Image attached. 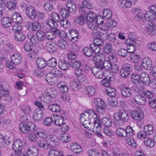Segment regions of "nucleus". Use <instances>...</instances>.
<instances>
[{
    "instance_id": "1",
    "label": "nucleus",
    "mask_w": 156,
    "mask_h": 156,
    "mask_svg": "<svg viewBox=\"0 0 156 156\" xmlns=\"http://www.w3.org/2000/svg\"><path fill=\"white\" fill-rule=\"evenodd\" d=\"M100 120L99 117L95 111L86 110L84 113L81 114L80 121L81 123L86 128H89V126L92 121L94 123L96 120Z\"/></svg>"
},
{
    "instance_id": "2",
    "label": "nucleus",
    "mask_w": 156,
    "mask_h": 156,
    "mask_svg": "<svg viewBox=\"0 0 156 156\" xmlns=\"http://www.w3.org/2000/svg\"><path fill=\"white\" fill-rule=\"evenodd\" d=\"M144 17L146 20L149 22L146 27L147 33L151 35H154L156 33V24L154 23L156 21V15L147 11Z\"/></svg>"
},
{
    "instance_id": "3",
    "label": "nucleus",
    "mask_w": 156,
    "mask_h": 156,
    "mask_svg": "<svg viewBox=\"0 0 156 156\" xmlns=\"http://www.w3.org/2000/svg\"><path fill=\"white\" fill-rule=\"evenodd\" d=\"M129 118L127 113L123 109L119 111L118 113H115L114 115V119L117 121L119 125H122L124 122H127Z\"/></svg>"
},
{
    "instance_id": "4",
    "label": "nucleus",
    "mask_w": 156,
    "mask_h": 156,
    "mask_svg": "<svg viewBox=\"0 0 156 156\" xmlns=\"http://www.w3.org/2000/svg\"><path fill=\"white\" fill-rule=\"evenodd\" d=\"M106 94L108 96H110L108 99V103L109 105L113 107H116L118 105L116 99H113L116 96L115 90L114 88L109 86L106 87L105 88Z\"/></svg>"
},
{
    "instance_id": "5",
    "label": "nucleus",
    "mask_w": 156,
    "mask_h": 156,
    "mask_svg": "<svg viewBox=\"0 0 156 156\" xmlns=\"http://www.w3.org/2000/svg\"><path fill=\"white\" fill-rule=\"evenodd\" d=\"M117 135L123 137L132 136L134 133V131L130 126H127L125 129L122 128H119L116 130Z\"/></svg>"
},
{
    "instance_id": "6",
    "label": "nucleus",
    "mask_w": 156,
    "mask_h": 156,
    "mask_svg": "<svg viewBox=\"0 0 156 156\" xmlns=\"http://www.w3.org/2000/svg\"><path fill=\"white\" fill-rule=\"evenodd\" d=\"M35 124L31 122L20 123L19 125L20 130L24 134L29 132H33L35 130Z\"/></svg>"
},
{
    "instance_id": "7",
    "label": "nucleus",
    "mask_w": 156,
    "mask_h": 156,
    "mask_svg": "<svg viewBox=\"0 0 156 156\" xmlns=\"http://www.w3.org/2000/svg\"><path fill=\"white\" fill-rule=\"evenodd\" d=\"M94 102L96 105L95 108L98 113L102 114L105 111L106 109V104L101 99L98 98L94 100Z\"/></svg>"
},
{
    "instance_id": "8",
    "label": "nucleus",
    "mask_w": 156,
    "mask_h": 156,
    "mask_svg": "<svg viewBox=\"0 0 156 156\" xmlns=\"http://www.w3.org/2000/svg\"><path fill=\"white\" fill-rule=\"evenodd\" d=\"M105 55L103 54L96 55L93 57V60L94 61V63L95 65L94 68H97L98 69H100L101 67L103 62L105 60Z\"/></svg>"
},
{
    "instance_id": "9",
    "label": "nucleus",
    "mask_w": 156,
    "mask_h": 156,
    "mask_svg": "<svg viewBox=\"0 0 156 156\" xmlns=\"http://www.w3.org/2000/svg\"><path fill=\"white\" fill-rule=\"evenodd\" d=\"M87 25L90 28L93 30L92 33L94 36H97L98 35L99 36L101 37L103 34V33L99 31V28L97 27V24L94 21H88Z\"/></svg>"
},
{
    "instance_id": "10",
    "label": "nucleus",
    "mask_w": 156,
    "mask_h": 156,
    "mask_svg": "<svg viewBox=\"0 0 156 156\" xmlns=\"http://www.w3.org/2000/svg\"><path fill=\"white\" fill-rule=\"evenodd\" d=\"M132 69V66L130 64H126L122 66L120 71V75L123 77L127 78Z\"/></svg>"
},
{
    "instance_id": "11",
    "label": "nucleus",
    "mask_w": 156,
    "mask_h": 156,
    "mask_svg": "<svg viewBox=\"0 0 156 156\" xmlns=\"http://www.w3.org/2000/svg\"><path fill=\"white\" fill-rule=\"evenodd\" d=\"M131 115L133 119L137 121L142 120L144 117L143 112L141 109L138 108L132 111Z\"/></svg>"
},
{
    "instance_id": "12",
    "label": "nucleus",
    "mask_w": 156,
    "mask_h": 156,
    "mask_svg": "<svg viewBox=\"0 0 156 156\" xmlns=\"http://www.w3.org/2000/svg\"><path fill=\"white\" fill-rule=\"evenodd\" d=\"M135 51L134 46H131L130 47H127V50L124 48H121L118 51V54L122 57H126L128 53H132Z\"/></svg>"
},
{
    "instance_id": "13",
    "label": "nucleus",
    "mask_w": 156,
    "mask_h": 156,
    "mask_svg": "<svg viewBox=\"0 0 156 156\" xmlns=\"http://www.w3.org/2000/svg\"><path fill=\"white\" fill-rule=\"evenodd\" d=\"M47 141L49 147H55L58 144L59 140L58 137L55 135L48 136Z\"/></svg>"
},
{
    "instance_id": "14",
    "label": "nucleus",
    "mask_w": 156,
    "mask_h": 156,
    "mask_svg": "<svg viewBox=\"0 0 156 156\" xmlns=\"http://www.w3.org/2000/svg\"><path fill=\"white\" fill-rule=\"evenodd\" d=\"M37 10L35 7L29 5L25 12L26 15L31 19L34 20L36 18Z\"/></svg>"
},
{
    "instance_id": "15",
    "label": "nucleus",
    "mask_w": 156,
    "mask_h": 156,
    "mask_svg": "<svg viewBox=\"0 0 156 156\" xmlns=\"http://www.w3.org/2000/svg\"><path fill=\"white\" fill-rule=\"evenodd\" d=\"M22 143L20 140L17 139L13 141L12 149L14 151L22 153Z\"/></svg>"
},
{
    "instance_id": "16",
    "label": "nucleus",
    "mask_w": 156,
    "mask_h": 156,
    "mask_svg": "<svg viewBox=\"0 0 156 156\" xmlns=\"http://www.w3.org/2000/svg\"><path fill=\"white\" fill-rule=\"evenodd\" d=\"M134 13L135 15L134 19L136 21H141L144 18V14L141 11L140 9L139 8H135L134 9Z\"/></svg>"
},
{
    "instance_id": "17",
    "label": "nucleus",
    "mask_w": 156,
    "mask_h": 156,
    "mask_svg": "<svg viewBox=\"0 0 156 156\" xmlns=\"http://www.w3.org/2000/svg\"><path fill=\"white\" fill-rule=\"evenodd\" d=\"M101 121L98 120H96L94 123V127L93 129V131L96 133L97 135L100 137L102 136V134L101 133V131L102 129L101 127Z\"/></svg>"
},
{
    "instance_id": "18",
    "label": "nucleus",
    "mask_w": 156,
    "mask_h": 156,
    "mask_svg": "<svg viewBox=\"0 0 156 156\" xmlns=\"http://www.w3.org/2000/svg\"><path fill=\"white\" fill-rule=\"evenodd\" d=\"M44 113L41 109L38 108L35 111L33 115V118L36 121H39L43 118Z\"/></svg>"
},
{
    "instance_id": "19",
    "label": "nucleus",
    "mask_w": 156,
    "mask_h": 156,
    "mask_svg": "<svg viewBox=\"0 0 156 156\" xmlns=\"http://www.w3.org/2000/svg\"><path fill=\"white\" fill-rule=\"evenodd\" d=\"M2 27L5 28H8L12 25L11 19L8 17H4L1 20Z\"/></svg>"
},
{
    "instance_id": "20",
    "label": "nucleus",
    "mask_w": 156,
    "mask_h": 156,
    "mask_svg": "<svg viewBox=\"0 0 156 156\" xmlns=\"http://www.w3.org/2000/svg\"><path fill=\"white\" fill-rule=\"evenodd\" d=\"M142 63L143 67L147 70H149L152 66V61L148 57L144 58L142 60Z\"/></svg>"
},
{
    "instance_id": "21",
    "label": "nucleus",
    "mask_w": 156,
    "mask_h": 156,
    "mask_svg": "<svg viewBox=\"0 0 156 156\" xmlns=\"http://www.w3.org/2000/svg\"><path fill=\"white\" fill-rule=\"evenodd\" d=\"M140 80L141 83L145 85H148L150 82L149 75L145 72L142 73L140 75Z\"/></svg>"
},
{
    "instance_id": "22",
    "label": "nucleus",
    "mask_w": 156,
    "mask_h": 156,
    "mask_svg": "<svg viewBox=\"0 0 156 156\" xmlns=\"http://www.w3.org/2000/svg\"><path fill=\"white\" fill-rule=\"evenodd\" d=\"M70 149L74 153L76 154H80L82 152V149L81 146L76 143L72 144L70 147Z\"/></svg>"
},
{
    "instance_id": "23",
    "label": "nucleus",
    "mask_w": 156,
    "mask_h": 156,
    "mask_svg": "<svg viewBox=\"0 0 156 156\" xmlns=\"http://www.w3.org/2000/svg\"><path fill=\"white\" fill-rule=\"evenodd\" d=\"M12 18L14 23L21 24L23 21V19L21 15L18 12L13 13Z\"/></svg>"
},
{
    "instance_id": "24",
    "label": "nucleus",
    "mask_w": 156,
    "mask_h": 156,
    "mask_svg": "<svg viewBox=\"0 0 156 156\" xmlns=\"http://www.w3.org/2000/svg\"><path fill=\"white\" fill-rule=\"evenodd\" d=\"M46 49L49 53L55 52L57 51V45L54 43H48L46 45Z\"/></svg>"
},
{
    "instance_id": "25",
    "label": "nucleus",
    "mask_w": 156,
    "mask_h": 156,
    "mask_svg": "<svg viewBox=\"0 0 156 156\" xmlns=\"http://www.w3.org/2000/svg\"><path fill=\"white\" fill-rule=\"evenodd\" d=\"M45 94L48 95V96H51V97L55 98L58 94L56 89L54 88H48L46 89L44 91Z\"/></svg>"
},
{
    "instance_id": "26",
    "label": "nucleus",
    "mask_w": 156,
    "mask_h": 156,
    "mask_svg": "<svg viewBox=\"0 0 156 156\" xmlns=\"http://www.w3.org/2000/svg\"><path fill=\"white\" fill-rule=\"evenodd\" d=\"M135 102L138 104L141 105H145L146 102L145 98L142 95L138 94L134 98Z\"/></svg>"
},
{
    "instance_id": "27",
    "label": "nucleus",
    "mask_w": 156,
    "mask_h": 156,
    "mask_svg": "<svg viewBox=\"0 0 156 156\" xmlns=\"http://www.w3.org/2000/svg\"><path fill=\"white\" fill-rule=\"evenodd\" d=\"M11 59L14 65H18L21 62V57L20 54L15 53L11 56Z\"/></svg>"
},
{
    "instance_id": "28",
    "label": "nucleus",
    "mask_w": 156,
    "mask_h": 156,
    "mask_svg": "<svg viewBox=\"0 0 156 156\" xmlns=\"http://www.w3.org/2000/svg\"><path fill=\"white\" fill-rule=\"evenodd\" d=\"M121 94L123 97L125 98H129L132 95V91L129 87H124L121 90Z\"/></svg>"
},
{
    "instance_id": "29",
    "label": "nucleus",
    "mask_w": 156,
    "mask_h": 156,
    "mask_svg": "<svg viewBox=\"0 0 156 156\" xmlns=\"http://www.w3.org/2000/svg\"><path fill=\"white\" fill-rule=\"evenodd\" d=\"M131 2L129 0H119L118 3L121 7L124 8H129L132 5Z\"/></svg>"
},
{
    "instance_id": "30",
    "label": "nucleus",
    "mask_w": 156,
    "mask_h": 156,
    "mask_svg": "<svg viewBox=\"0 0 156 156\" xmlns=\"http://www.w3.org/2000/svg\"><path fill=\"white\" fill-rule=\"evenodd\" d=\"M47 140L43 139L38 140L37 142V145L40 148L43 149H48L49 148Z\"/></svg>"
},
{
    "instance_id": "31",
    "label": "nucleus",
    "mask_w": 156,
    "mask_h": 156,
    "mask_svg": "<svg viewBox=\"0 0 156 156\" xmlns=\"http://www.w3.org/2000/svg\"><path fill=\"white\" fill-rule=\"evenodd\" d=\"M72 48H73V51L74 52H72L71 53L69 54L68 56V58L71 60L74 59L76 57V53L79 50V48H78L77 45L75 44H73Z\"/></svg>"
},
{
    "instance_id": "32",
    "label": "nucleus",
    "mask_w": 156,
    "mask_h": 156,
    "mask_svg": "<svg viewBox=\"0 0 156 156\" xmlns=\"http://www.w3.org/2000/svg\"><path fill=\"white\" fill-rule=\"evenodd\" d=\"M66 7L70 13H73L76 11V4L73 2H68L66 4Z\"/></svg>"
},
{
    "instance_id": "33",
    "label": "nucleus",
    "mask_w": 156,
    "mask_h": 156,
    "mask_svg": "<svg viewBox=\"0 0 156 156\" xmlns=\"http://www.w3.org/2000/svg\"><path fill=\"white\" fill-rule=\"evenodd\" d=\"M58 87L60 88L62 93L67 92L69 90L67 84L64 81L60 82L58 84Z\"/></svg>"
},
{
    "instance_id": "34",
    "label": "nucleus",
    "mask_w": 156,
    "mask_h": 156,
    "mask_svg": "<svg viewBox=\"0 0 156 156\" xmlns=\"http://www.w3.org/2000/svg\"><path fill=\"white\" fill-rule=\"evenodd\" d=\"M38 150L33 147H29L27 151L28 156H37Z\"/></svg>"
},
{
    "instance_id": "35",
    "label": "nucleus",
    "mask_w": 156,
    "mask_h": 156,
    "mask_svg": "<svg viewBox=\"0 0 156 156\" xmlns=\"http://www.w3.org/2000/svg\"><path fill=\"white\" fill-rule=\"evenodd\" d=\"M58 65L59 68L64 70L68 69L70 66L68 62L64 60H59Z\"/></svg>"
},
{
    "instance_id": "36",
    "label": "nucleus",
    "mask_w": 156,
    "mask_h": 156,
    "mask_svg": "<svg viewBox=\"0 0 156 156\" xmlns=\"http://www.w3.org/2000/svg\"><path fill=\"white\" fill-rule=\"evenodd\" d=\"M14 36L15 40L19 42L23 41L26 38V36L21 31L15 33Z\"/></svg>"
},
{
    "instance_id": "37",
    "label": "nucleus",
    "mask_w": 156,
    "mask_h": 156,
    "mask_svg": "<svg viewBox=\"0 0 156 156\" xmlns=\"http://www.w3.org/2000/svg\"><path fill=\"white\" fill-rule=\"evenodd\" d=\"M86 93L89 96L95 95L96 94V90L91 86H87L86 87Z\"/></svg>"
},
{
    "instance_id": "38",
    "label": "nucleus",
    "mask_w": 156,
    "mask_h": 156,
    "mask_svg": "<svg viewBox=\"0 0 156 156\" xmlns=\"http://www.w3.org/2000/svg\"><path fill=\"white\" fill-rule=\"evenodd\" d=\"M112 45L110 43L106 44L103 48V53L108 54L112 52Z\"/></svg>"
},
{
    "instance_id": "39",
    "label": "nucleus",
    "mask_w": 156,
    "mask_h": 156,
    "mask_svg": "<svg viewBox=\"0 0 156 156\" xmlns=\"http://www.w3.org/2000/svg\"><path fill=\"white\" fill-rule=\"evenodd\" d=\"M87 21L85 16H80L75 18L74 20L75 23L82 25L85 23Z\"/></svg>"
},
{
    "instance_id": "40",
    "label": "nucleus",
    "mask_w": 156,
    "mask_h": 156,
    "mask_svg": "<svg viewBox=\"0 0 156 156\" xmlns=\"http://www.w3.org/2000/svg\"><path fill=\"white\" fill-rule=\"evenodd\" d=\"M86 19L88 21H95L96 18V15L93 12L88 10L86 15Z\"/></svg>"
},
{
    "instance_id": "41",
    "label": "nucleus",
    "mask_w": 156,
    "mask_h": 156,
    "mask_svg": "<svg viewBox=\"0 0 156 156\" xmlns=\"http://www.w3.org/2000/svg\"><path fill=\"white\" fill-rule=\"evenodd\" d=\"M36 64L38 67L40 69H42L46 66V62L41 58H38L36 60Z\"/></svg>"
},
{
    "instance_id": "42",
    "label": "nucleus",
    "mask_w": 156,
    "mask_h": 156,
    "mask_svg": "<svg viewBox=\"0 0 156 156\" xmlns=\"http://www.w3.org/2000/svg\"><path fill=\"white\" fill-rule=\"evenodd\" d=\"M140 76L136 73H133L131 76V80L132 82L135 84H137L140 82Z\"/></svg>"
},
{
    "instance_id": "43",
    "label": "nucleus",
    "mask_w": 156,
    "mask_h": 156,
    "mask_svg": "<svg viewBox=\"0 0 156 156\" xmlns=\"http://www.w3.org/2000/svg\"><path fill=\"white\" fill-rule=\"evenodd\" d=\"M49 109L55 112H58L60 111V108L59 106L56 104H53L48 105Z\"/></svg>"
},
{
    "instance_id": "44",
    "label": "nucleus",
    "mask_w": 156,
    "mask_h": 156,
    "mask_svg": "<svg viewBox=\"0 0 156 156\" xmlns=\"http://www.w3.org/2000/svg\"><path fill=\"white\" fill-rule=\"evenodd\" d=\"M100 70L98 69V68H94L92 69V72L97 78L99 79H102L103 76L102 74V72Z\"/></svg>"
},
{
    "instance_id": "45",
    "label": "nucleus",
    "mask_w": 156,
    "mask_h": 156,
    "mask_svg": "<svg viewBox=\"0 0 156 156\" xmlns=\"http://www.w3.org/2000/svg\"><path fill=\"white\" fill-rule=\"evenodd\" d=\"M48 156H64L62 152L54 149H51L48 151Z\"/></svg>"
},
{
    "instance_id": "46",
    "label": "nucleus",
    "mask_w": 156,
    "mask_h": 156,
    "mask_svg": "<svg viewBox=\"0 0 156 156\" xmlns=\"http://www.w3.org/2000/svg\"><path fill=\"white\" fill-rule=\"evenodd\" d=\"M56 116L57 118L58 117V118L54 120V122L56 125L61 126L65 123L64 118L63 116L57 115H56Z\"/></svg>"
},
{
    "instance_id": "47",
    "label": "nucleus",
    "mask_w": 156,
    "mask_h": 156,
    "mask_svg": "<svg viewBox=\"0 0 156 156\" xmlns=\"http://www.w3.org/2000/svg\"><path fill=\"white\" fill-rule=\"evenodd\" d=\"M136 39L133 38L129 37L125 41V43L126 44L129 46L128 47H130L131 46H134L136 49V46L135 45L136 44Z\"/></svg>"
},
{
    "instance_id": "48",
    "label": "nucleus",
    "mask_w": 156,
    "mask_h": 156,
    "mask_svg": "<svg viewBox=\"0 0 156 156\" xmlns=\"http://www.w3.org/2000/svg\"><path fill=\"white\" fill-rule=\"evenodd\" d=\"M78 12L80 16H86V15L88 12L87 9L84 7L83 5L81 4L78 6Z\"/></svg>"
},
{
    "instance_id": "49",
    "label": "nucleus",
    "mask_w": 156,
    "mask_h": 156,
    "mask_svg": "<svg viewBox=\"0 0 156 156\" xmlns=\"http://www.w3.org/2000/svg\"><path fill=\"white\" fill-rule=\"evenodd\" d=\"M36 38L38 41H42L45 39V33L41 31H37L36 34Z\"/></svg>"
},
{
    "instance_id": "50",
    "label": "nucleus",
    "mask_w": 156,
    "mask_h": 156,
    "mask_svg": "<svg viewBox=\"0 0 156 156\" xmlns=\"http://www.w3.org/2000/svg\"><path fill=\"white\" fill-rule=\"evenodd\" d=\"M28 37L30 39L31 43L34 45H36L39 43L38 40L36 39L34 35L32 33L28 34Z\"/></svg>"
},
{
    "instance_id": "51",
    "label": "nucleus",
    "mask_w": 156,
    "mask_h": 156,
    "mask_svg": "<svg viewBox=\"0 0 156 156\" xmlns=\"http://www.w3.org/2000/svg\"><path fill=\"white\" fill-rule=\"evenodd\" d=\"M144 131L147 136H149L153 133V127L151 125H147L144 126Z\"/></svg>"
},
{
    "instance_id": "52",
    "label": "nucleus",
    "mask_w": 156,
    "mask_h": 156,
    "mask_svg": "<svg viewBox=\"0 0 156 156\" xmlns=\"http://www.w3.org/2000/svg\"><path fill=\"white\" fill-rule=\"evenodd\" d=\"M102 67H101L100 69L102 70L105 69L107 70H110L111 68L112 65L111 62L108 60H104Z\"/></svg>"
},
{
    "instance_id": "53",
    "label": "nucleus",
    "mask_w": 156,
    "mask_h": 156,
    "mask_svg": "<svg viewBox=\"0 0 156 156\" xmlns=\"http://www.w3.org/2000/svg\"><path fill=\"white\" fill-rule=\"evenodd\" d=\"M50 17L56 22H59L61 20V17L60 15L55 12H52L50 15Z\"/></svg>"
},
{
    "instance_id": "54",
    "label": "nucleus",
    "mask_w": 156,
    "mask_h": 156,
    "mask_svg": "<svg viewBox=\"0 0 156 156\" xmlns=\"http://www.w3.org/2000/svg\"><path fill=\"white\" fill-rule=\"evenodd\" d=\"M103 16L106 19L110 18L112 16V12L109 9H104L102 12Z\"/></svg>"
},
{
    "instance_id": "55",
    "label": "nucleus",
    "mask_w": 156,
    "mask_h": 156,
    "mask_svg": "<svg viewBox=\"0 0 156 156\" xmlns=\"http://www.w3.org/2000/svg\"><path fill=\"white\" fill-rule=\"evenodd\" d=\"M47 65L48 66L52 68L56 67L57 65V62L56 59L53 58L49 59L47 62Z\"/></svg>"
},
{
    "instance_id": "56",
    "label": "nucleus",
    "mask_w": 156,
    "mask_h": 156,
    "mask_svg": "<svg viewBox=\"0 0 156 156\" xmlns=\"http://www.w3.org/2000/svg\"><path fill=\"white\" fill-rule=\"evenodd\" d=\"M71 65L73 68H78L79 67L81 68H83V64H82L78 60L72 61Z\"/></svg>"
},
{
    "instance_id": "57",
    "label": "nucleus",
    "mask_w": 156,
    "mask_h": 156,
    "mask_svg": "<svg viewBox=\"0 0 156 156\" xmlns=\"http://www.w3.org/2000/svg\"><path fill=\"white\" fill-rule=\"evenodd\" d=\"M32 30L37 31L41 28V24L38 20H36L32 24Z\"/></svg>"
},
{
    "instance_id": "58",
    "label": "nucleus",
    "mask_w": 156,
    "mask_h": 156,
    "mask_svg": "<svg viewBox=\"0 0 156 156\" xmlns=\"http://www.w3.org/2000/svg\"><path fill=\"white\" fill-rule=\"evenodd\" d=\"M144 144L147 146L152 147L154 145V142L151 139L146 137L144 140Z\"/></svg>"
},
{
    "instance_id": "59",
    "label": "nucleus",
    "mask_w": 156,
    "mask_h": 156,
    "mask_svg": "<svg viewBox=\"0 0 156 156\" xmlns=\"http://www.w3.org/2000/svg\"><path fill=\"white\" fill-rule=\"evenodd\" d=\"M54 77L55 76L51 72L50 73L46 75L45 80L48 83H51L53 82Z\"/></svg>"
},
{
    "instance_id": "60",
    "label": "nucleus",
    "mask_w": 156,
    "mask_h": 156,
    "mask_svg": "<svg viewBox=\"0 0 156 156\" xmlns=\"http://www.w3.org/2000/svg\"><path fill=\"white\" fill-rule=\"evenodd\" d=\"M127 137V138L126 139V143L129 145L133 147H136V144L133 139L131 137V136Z\"/></svg>"
},
{
    "instance_id": "61",
    "label": "nucleus",
    "mask_w": 156,
    "mask_h": 156,
    "mask_svg": "<svg viewBox=\"0 0 156 156\" xmlns=\"http://www.w3.org/2000/svg\"><path fill=\"white\" fill-rule=\"evenodd\" d=\"M16 3L15 1H9L7 2L6 6L10 10L15 9L16 7Z\"/></svg>"
},
{
    "instance_id": "62",
    "label": "nucleus",
    "mask_w": 156,
    "mask_h": 156,
    "mask_svg": "<svg viewBox=\"0 0 156 156\" xmlns=\"http://www.w3.org/2000/svg\"><path fill=\"white\" fill-rule=\"evenodd\" d=\"M90 46L93 53H98L101 50L100 48L93 43L91 44Z\"/></svg>"
},
{
    "instance_id": "63",
    "label": "nucleus",
    "mask_w": 156,
    "mask_h": 156,
    "mask_svg": "<svg viewBox=\"0 0 156 156\" xmlns=\"http://www.w3.org/2000/svg\"><path fill=\"white\" fill-rule=\"evenodd\" d=\"M102 122L103 124L107 127H109L112 125L111 120L107 117H104L102 119Z\"/></svg>"
},
{
    "instance_id": "64",
    "label": "nucleus",
    "mask_w": 156,
    "mask_h": 156,
    "mask_svg": "<svg viewBox=\"0 0 156 156\" xmlns=\"http://www.w3.org/2000/svg\"><path fill=\"white\" fill-rule=\"evenodd\" d=\"M110 80H111L110 76H107L106 78H104L101 81V84L106 87L109 86L110 85Z\"/></svg>"
}]
</instances>
